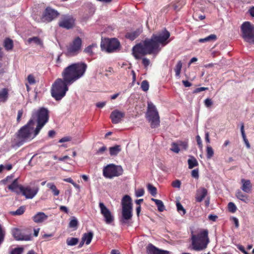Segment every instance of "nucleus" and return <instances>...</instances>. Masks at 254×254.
<instances>
[{
  "mask_svg": "<svg viewBox=\"0 0 254 254\" xmlns=\"http://www.w3.org/2000/svg\"><path fill=\"white\" fill-rule=\"evenodd\" d=\"M106 105V102L97 103L96 106L98 108H103Z\"/></svg>",
  "mask_w": 254,
  "mask_h": 254,
  "instance_id": "63",
  "label": "nucleus"
},
{
  "mask_svg": "<svg viewBox=\"0 0 254 254\" xmlns=\"http://www.w3.org/2000/svg\"><path fill=\"white\" fill-rule=\"evenodd\" d=\"M217 39V36L215 34H211L204 38L199 39L198 41L200 43L213 42Z\"/></svg>",
  "mask_w": 254,
  "mask_h": 254,
  "instance_id": "32",
  "label": "nucleus"
},
{
  "mask_svg": "<svg viewBox=\"0 0 254 254\" xmlns=\"http://www.w3.org/2000/svg\"><path fill=\"white\" fill-rule=\"evenodd\" d=\"M6 65H3L1 63H0V74H3L5 72Z\"/></svg>",
  "mask_w": 254,
  "mask_h": 254,
  "instance_id": "57",
  "label": "nucleus"
},
{
  "mask_svg": "<svg viewBox=\"0 0 254 254\" xmlns=\"http://www.w3.org/2000/svg\"><path fill=\"white\" fill-rule=\"evenodd\" d=\"M109 151L111 156H116L121 151V146L116 145L114 146L111 147L109 148Z\"/></svg>",
  "mask_w": 254,
  "mask_h": 254,
  "instance_id": "30",
  "label": "nucleus"
},
{
  "mask_svg": "<svg viewBox=\"0 0 254 254\" xmlns=\"http://www.w3.org/2000/svg\"><path fill=\"white\" fill-rule=\"evenodd\" d=\"M48 218V216L46 215L44 212H38L33 217V220L35 223H42L44 220Z\"/></svg>",
  "mask_w": 254,
  "mask_h": 254,
  "instance_id": "23",
  "label": "nucleus"
},
{
  "mask_svg": "<svg viewBox=\"0 0 254 254\" xmlns=\"http://www.w3.org/2000/svg\"><path fill=\"white\" fill-rule=\"evenodd\" d=\"M25 210V208L24 206H20L18 209H17L16 211H13L11 213L14 215H20L23 214Z\"/></svg>",
  "mask_w": 254,
  "mask_h": 254,
  "instance_id": "40",
  "label": "nucleus"
},
{
  "mask_svg": "<svg viewBox=\"0 0 254 254\" xmlns=\"http://www.w3.org/2000/svg\"><path fill=\"white\" fill-rule=\"evenodd\" d=\"M23 114L22 110H20L18 111V115L17 117V121L19 122L20 121L21 118Z\"/></svg>",
  "mask_w": 254,
  "mask_h": 254,
  "instance_id": "58",
  "label": "nucleus"
},
{
  "mask_svg": "<svg viewBox=\"0 0 254 254\" xmlns=\"http://www.w3.org/2000/svg\"><path fill=\"white\" fill-rule=\"evenodd\" d=\"M177 207V210L178 212H180L181 211L183 212V215H184L186 214V210L184 208L182 205L179 202H178L176 204Z\"/></svg>",
  "mask_w": 254,
  "mask_h": 254,
  "instance_id": "46",
  "label": "nucleus"
},
{
  "mask_svg": "<svg viewBox=\"0 0 254 254\" xmlns=\"http://www.w3.org/2000/svg\"><path fill=\"white\" fill-rule=\"evenodd\" d=\"M208 234L207 230H201L196 235L191 233V240L193 250L199 251L206 248L209 242Z\"/></svg>",
  "mask_w": 254,
  "mask_h": 254,
  "instance_id": "4",
  "label": "nucleus"
},
{
  "mask_svg": "<svg viewBox=\"0 0 254 254\" xmlns=\"http://www.w3.org/2000/svg\"><path fill=\"white\" fill-rule=\"evenodd\" d=\"M119 50V49H101L102 52L108 54L118 51Z\"/></svg>",
  "mask_w": 254,
  "mask_h": 254,
  "instance_id": "50",
  "label": "nucleus"
},
{
  "mask_svg": "<svg viewBox=\"0 0 254 254\" xmlns=\"http://www.w3.org/2000/svg\"><path fill=\"white\" fill-rule=\"evenodd\" d=\"M228 209L230 212H232V213H234L236 212L237 207H236L235 204L233 202H229L228 203Z\"/></svg>",
  "mask_w": 254,
  "mask_h": 254,
  "instance_id": "45",
  "label": "nucleus"
},
{
  "mask_svg": "<svg viewBox=\"0 0 254 254\" xmlns=\"http://www.w3.org/2000/svg\"><path fill=\"white\" fill-rule=\"evenodd\" d=\"M123 173V169L121 166L109 164L103 169V175L107 178L112 179L121 176Z\"/></svg>",
  "mask_w": 254,
  "mask_h": 254,
  "instance_id": "10",
  "label": "nucleus"
},
{
  "mask_svg": "<svg viewBox=\"0 0 254 254\" xmlns=\"http://www.w3.org/2000/svg\"><path fill=\"white\" fill-rule=\"evenodd\" d=\"M191 176L195 179H198L199 177L198 170L197 169H194L191 171Z\"/></svg>",
  "mask_w": 254,
  "mask_h": 254,
  "instance_id": "55",
  "label": "nucleus"
},
{
  "mask_svg": "<svg viewBox=\"0 0 254 254\" xmlns=\"http://www.w3.org/2000/svg\"><path fill=\"white\" fill-rule=\"evenodd\" d=\"M78 225L77 220L73 217L69 223V227L76 229Z\"/></svg>",
  "mask_w": 254,
  "mask_h": 254,
  "instance_id": "42",
  "label": "nucleus"
},
{
  "mask_svg": "<svg viewBox=\"0 0 254 254\" xmlns=\"http://www.w3.org/2000/svg\"><path fill=\"white\" fill-rule=\"evenodd\" d=\"M27 80L29 83L30 84H33L36 82L34 77L31 74H29L28 76Z\"/></svg>",
  "mask_w": 254,
  "mask_h": 254,
  "instance_id": "53",
  "label": "nucleus"
},
{
  "mask_svg": "<svg viewBox=\"0 0 254 254\" xmlns=\"http://www.w3.org/2000/svg\"><path fill=\"white\" fill-rule=\"evenodd\" d=\"M181 181L177 180L172 182V185L174 188H180L181 187Z\"/></svg>",
  "mask_w": 254,
  "mask_h": 254,
  "instance_id": "54",
  "label": "nucleus"
},
{
  "mask_svg": "<svg viewBox=\"0 0 254 254\" xmlns=\"http://www.w3.org/2000/svg\"><path fill=\"white\" fill-rule=\"evenodd\" d=\"M212 104H213V102L211 99L207 98L205 100L204 105L206 107L209 108L212 105Z\"/></svg>",
  "mask_w": 254,
  "mask_h": 254,
  "instance_id": "51",
  "label": "nucleus"
},
{
  "mask_svg": "<svg viewBox=\"0 0 254 254\" xmlns=\"http://www.w3.org/2000/svg\"><path fill=\"white\" fill-rule=\"evenodd\" d=\"M120 43L115 38L102 39L101 48H120Z\"/></svg>",
  "mask_w": 254,
  "mask_h": 254,
  "instance_id": "14",
  "label": "nucleus"
},
{
  "mask_svg": "<svg viewBox=\"0 0 254 254\" xmlns=\"http://www.w3.org/2000/svg\"><path fill=\"white\" fill-rule=\"evenodd\" d=\"M23 248H15L11 251L10 254H22L23 252Z\"/></svg>",
  "mask_w": 254,
  "mask_h": 254,
  "instance_id": "47",
  "label": "nucleus"
},
{
  "mask_svg": "<svg viewBox=\"0 0 254 254\" xmlns=\"http://www.w3.org/2000/svg\"><path fill=\"white\" fill-rule=\"evenodd\" d=\"M101 213L104 218L106 224H110L113 222L114 217L110 210L105 205L103 202H100L99 204Z\"/></svg>",
  "mask_w": 254,
  "mask_h": 254,
  "instance_id": "12",
  "label": "nucleus"
},
{
  "mask_svg": "<svg viewBox=\"0 0 254 254\" xmlns=\"http://www.w3.org/2000/svg\"><path fill=\"white\" fill-rule=\"evenodd\" d=\"M170 33L164 29L153 34L150 38H146L142 43L135 45L132 48H159L164 47L169 43Z\"/></svg>",
  "mask_w": 254,
  "mask_h": 254,
  "instance_id": "1",
  "label": "nucleus"
},
{
  "mask_svg": "<svg viewBox=\"0 0 254 254\" xmlns=\"http://www.w3.org/2000/svg\"><path fill=\"white\" fill-rule=\"evenodd\" d=\"M78 239L76 238H68L66 239V244L68 246H75L78 242Z\"/></svg>",
  "mask_w": 254,
  "mask_h": 254,
  "instance_id": "36",
  "label": "nucleus"
},
{
  "mask_svg": "<svg viewBox=\"0 0 254 254\" xmlns=\"http://www.w3.org/2000/svg\"><path fill=\"white\" fill-rule=\"evenodd\" d=\"M146 117L152 128L157 127L160 125V117L155 106L151 102L147 103Z\"/></svg>",
  "mask_w": 254,
  "mask_h": 254,
  "instance_id": "8",
  "label": "nucleus"
},
{
  "mask_svg": "<svg viewBox=\"0 0 254 254\" xmlns=\"http://www.w3.org/2000/svg\"><path fill=\"white\" fill-rule=\"evenodd\" d=\"M87 65L83 63L71 64L66 67L62 73L63 79L67 84H71L85 73Z\"/></svg>",
  "mask_w": 254,
  "mask_h": 254,
  "instance_id": "2",
  "label": "nucleus"
},
{
  "mask_svg": "<svg viewBox=\"0 0 254 254\" xmlns=\"http://www.w3.org/2000/svg\"><path fill=\"white\" fill-rule=\"evenodd\" d=\"M147 250L151 254H169V252L160 250L151 244L148 245Z\"/></svg>",
  "mask_w": 254,
  "mask_h": 254,
  "instance_id": "21",
  "label": "nucleus"
},
{
  "mask_svg": "<svg viewBox=\"0 0 254 254\" xmlns=\"http://www.w3.org/2000/svg\"><path fill=\"white\" fill-rule=\"evenodd\" d=\"M122 216L120 222L121 224H128L132 217V204L131 198L128 195H125L122 199Z\"/></svg>",
  "mask_w": 254,
  "mask_h": 254,
  "instance_id": "5",
  "label": "nucleus"
},
{
  "mask_svg": "<svg viewBox=\"0 0 254 254\" xmlns=\"http://www.w3.org/2000/svg\"><path fill=\"white\" fill-rule=\"evenodd\" d=\"M214 155V151L210 145H207L206 147V157L207 158L209 159L212 158Z\"/></svg>",
  "mask_w": 254,
  "mask_h": 254,
  "instance_id": "38",
  "label": "nucleus"
},
{
  "mask_svg": "<svg viewBox=\"0 0 254 254\" xmlns=\"http://www.w3.org/2000/svg\"><path fill=\"white\" fill-rule=\"evenodd\" d=\"M125 116V113L118 110H115L110 115L112 122L114 124L119 123Z\"/></svg>",
  "mask_w": 254,
  "mask_h": 254,
  "instance_id": "17",
  "label": "nucleus"
},
{
  "mask_svg": "<svg viewBox=\"0 0 254 254\" xmlns=\"http://www.w3.org/2000/svg\"><path fill=\"white\" fill-rule=\"evenodd\" d=\"M172 147L171 148V150L175 153H179L180 151L179 146L178 143L173 142L171 144Z\"/></svg>",
  "mask_w": 254,
  "mask_h": 254,
  "instance_id": "44",
  "label": "nucleus"
},
{
  "mask_svg": "<svg viewBox=\"0 0 254 254\" xmlns=\"http://www.w3.org/2000/svg\"><path fill=\"white\" fill-rule=\"evenodd\" d=\"M81 44V39L79 37H77L73 41L72 44L70 48H80Z\"/></svg>",
  "mask_w": 254,
  "mask_h": 254,
  "instance_id": "35",
  "label": "nucleus"
},
{
  "mask_svg": "<svg viewBox=\"0 0 254 254\" xmlns=\"http://www.w3.org/2000/svg\"><path fill=\"white\" fill-rule=\"evenodd\" d=\"M141 33V30L138 29L134 31L128 32L125 35V37L131 41L136 39Z\"/></svg>",
  "mask_w": 254,
  "mask_h": 254,
  "instance_id": "24",
  "label": "nucleus"
},
{
  "mask_svg": "<svg viewBox=\"0 0 254 254\" xmlns=\"http://www.w3.org/2000/svg\"><path fill=\"white\" fill-rule=\"evenodd\" d=\"M47 187L52 191L54 195L57 196L59 194L60 191L57 189L56 186L54 183H48Z\"/></svg>",
  "mask_w": 254,
  "mask_h": 254,
  "instance_id": "34",
  "label": "nucleus"
},
{
  "mask_svg": "<svg viewBox=\"0 0 254 254\" xmlns=\"http://www.w3.org/2000/svg\"><path fill=\"white\" fill-rule=\"evenodd\" d=\"M4 48H13V41L9 38L5 39L4 41Z\"/></svg>",
  "mask_w": 254,
  "mask_h": 254,
  "instance_id": "41",
  "label": "nucleus"
},
{
  "mask_svg": "<svg viewBox=\"0 0 254 254\" xmlns=\"http://www.w3.org/2000/svg\"><path fill=\"white\" fill-rule=\"evenodd\" d=\"M243 37L249 43H254V26L250 22L246 21L241 26Z\"/></svg>",
  "mask_w": 254,
  "mask_h": 254,
  "instance_id": "9",
  "label": "nucleus"
},
{
  "mask_svg": "<svg viewBox=\"0 0 254 254\" xmlns=\"http://www.w3.org/2000/svg\"><path fill=\"white\" fill-rule=\"evenodd\" d=\"M70 139L69 137H63L62 138H61V139H60L59 142L60 143H62V142H64L70 141Z\"/></svg>",
  "mask_w": 254,
  "mask_h": 254,
  "instance_id": "60",
  "label": "nucleus"
},
{
  "mask_svg": "<svg viewBox=\"0 0 254 254\" xmlns=\"http://www.w3.org/2000/svg\"><path fill=\"white\" fill-rule=\"evenodd\" d=\"M142 64L145 67H147L149 64L150 61L148 59L143 58L142 59Z\"/></svg>",
  "mask_w": 254,
  "mask_h": 254,
  "instance_id": "59",
  "label": "nucleus"
},
{
  "mask_svg": "<svg viewBox=\"0 0 254 254\" xmlns=\"http://www.w3.org/2000/svg\"><path fill=\"white\" fill-rule=\"evenodd\" d=\"M182 68V63L181 61H179L175 68L176 72V76L177 77L180 76L181 71Z\"/></svg>",
  "mask_w": 254,
  "mask_h": 254,
  "instance_id": "37",
  "label": "nucleus"
},
{
  "mask_svg": "<svg viewBox=\"0 0 254 254\" xmlns=\"http://www.w3.org/2000/svg\"><path fill=\"white\" fill-rule=\"evenodd\" d=\"M241 183L242 184V186L241 187L242 190L247 193L251 192L252 185L250 181L242 179L241 180Z\"/></svg>",
  "mask_w": 254,
  "mask_h": 254,
  "instance_id": "20",
  "label": "nucleus"
},
{
  "mask_svg": "<svg viewBox=\"0 0 254 254\" xmlns=\"http://www.w3.org/2000/svg\"><path fill=\"white\" fill-rule=\"evenodd\" d=\"M8 89L6 88L0 90V103H5L8 98Z\"/></svg>",
  "mask_w": 254,
  "mask_h": 254,
  "instance_id": "26",
  "label": "nucleus"
},
{
  "mask_svg": "<svg viewBox=\"0 0 254 254\" xmlns=\"http://www.w3.org/2000/svg\"><path fill=\"white\" fill-rule=\"evenodd\" d=\"M93 237V233L92 232H89L87 233H84L83 235V236L81 238V239L83 240V241H84L85 244L86 245H89Z\"/></svg>",
  "mask_w": 254,
  "mask_h": 254,
  "instance_id": "28",
  "label": "nucleus"
},
{
  "mask_svg": "<svg viewBox=\"0 0 254 254\" xmlns=\"http://www.w3.org/2000/svg\"><path fill=\"white\" fill-rule=\"evenodd\" d=\"M208 218L210 220H212L213 221H216L217 218V216L216 215L210 214L208 216Z\"/></svg>",
  "mask_w": 254,
  "mask_h": 254,
  "instance_id": "62",
  "label": "nucleus"
},
{
  "mask_svg": "<svg viewBox=\"0 0 254 254\" xmlns=\"http://www.w3.org/2000/svg\"><path fill=\"white\" fill-rule=\"evenodd\" d=\"M22 185H19L18 184V179H15L12 183L8 186V189L11 191L15 192L17 194L20 193V187Z\"/></svg>",
  "mask_w": 254,
  "mask_h": 254,
  "instance_id": "22",
  "label": "nucleus"
},
{
  "mask_svg": "<svg viewBox=\"0 0 254 254\" xmlns=\"http://www.w3.org/2000/svg\"><path fill=\"white\" fill-rule=\"evenodd\" d=\"M182 82L184 85L187 87H190L191 85V83L188 81V80H183Z\"/></svg>",
  "mask_w": 254,
  "mask_h": 254,
  "instance_id": "64",
  "label": "nucleus"
},
{
  "mask_svg": "<svg viewBox=\"0 0 254 254\" xmlns=\"http://www.w3.org/2000/svg\"><path fill=\"white\" fill-rule=\"evenodd\" d=\"M83 53L90 56H93L95 53L92 51V49H84Z\"/></svg>",
  "mask_w": 254,
  "mask_h": 254,
  "instance_id": "49",
  "label": "nucleus"
},
{
  "mask_svg": "<svg viewBox=\"0 0 254 254\" xmlns=\"http://www.w3.org/2000/svg\"><path fill=\"white\" fill-rule=\"evenodd\" d=\"M208 193L207 189L203 187H200L197 190L195 194V200L200 202L207 195Z\"/></svg>",
  "mask_w": 254,
  "mask_h": 254,
  "instance_id": "18",
  "label": "nucleus"
},
{
  "mask_svg": "<svg viewBox=\"0 0 254 254\" xmlns=\"http://www.w3.org/2000/svg\"><path fill=\"white\" fill-rule=\"evenodd\" d=\"M34 122L30 119L28 123L22 127L18 131L16 136L19 140V145L33 139L37 134H36V129L34 130Z\"/></svg>",
  "mask_w": 254,
  "mask_h": 254,
  "instance_id": "3",
  "label": "nucleus"
},
{
  "mask_svg": "<svg viewBox=\"0 0 254 254\" xmlns=\"http://www.w3.org/2000/svg\"><path fill=\"white\" fill-rule=\"evenodd\" d=\"M82 49H66L63 54L67 57H72L78 54Z\"/></svg>",
  "mask_w": 254,
  "mask_h": 254,
  "instance_id": "25",
  "label": "nucleus"
},
{
  "mask_svg": "<svg viewBox=\"0 0 254 254\" xmlns=\"http://www.w3.org/2000/svg\"><path fill=\"white\" fill-rule=\"evenodd\" d=\"M69 84L61 78L57 79L52 85L51 95L56 100H61L65 95L68 88L67 86Z\"/></svg>",
  "mask_w": 254,
  "mask_h": 254,
  "instance_id": "6",
  "label": "nucleus"
},
{
  "mask_svg": "<svg viewBox=\"0 0 254 254\" xmlns=\"http://www.w3.org/2000/svg\"><path fill=\"white\" fill-rule=\"evenodd\" d=\"M188 162L189 169H192L194 167L198 165L197 160L192 156L190 157V158L188 160Z\"/></svg>",
  "mask_w": 254,
  "mask_h": 254,
  "instance_id": "33",
  "label": "nucleus"
},
{
  "mask_svg": "<svg viewBox=\"0 0 254 254\" xmlns=\"http://www.w3.org/2000/svg\"><path fill=\"white\" fill-rule=\"evenodd\" d=\"M141 88L144 91H147L149 89V83L147 80H143L141 84Z\"/></svg>",
  "mask_w": 254,
  "mask_h": 254,
  "instance_id": "43",
  "label": "nucleus"
},
{
  "mask_svg": "<svg viewBox=\"0 0 254 254\" xmlns=\"http://www.w3.org/2000/svg\"><path fill=\"white\" fill-rule=\"evenodd\" d=\"M74 20L72 18H64L59 22V26L61 27L69 29L73 27Z\"/></svg>",
  "mask_w": 254,
  "mask_h": 254,
  "instance_id": "19",
  "label": "nucleus"
},
{
  "mask_svg": "<svg viewBox=\"0 0 254 254\" xmlns=\"http://www.w3.org/2000/svg\"><path fill=\"white\" fill-rule=\"evenodd\" d=\"M32 118L33 120L36 118L37 125L36 127V134H38L49 120V111L46 108H41L32 114Z\"/></svg>",
  "mask_w": 254,
  "mask_h": 254,
  "instance_id": "7",
  "label": "nucleus"
},
{
  "mask_svg": "<svg viewBox=\"0 0 254 254\" xmlns=\"http://www.w3.org/2000/svg\"><path fill=\"white\" fill-rule=\"evenodd\" d=\"M144 193V191L143 189H139L135 191V195L136 197H140L143 195Z\"/></svg>",
  "mask_w": 254,
  "mask_h": 254,
  "instance_id": "52",
  "label": "nucleus"
},
{
  "mask_svg": "<svg viewBox=\"0 0 254 254\" xmlns=\"http://www.w3.org/2000/svg\"><path fill=\"white\" fill-rule=\"evenodd\" d=\"M241 132L243 139L247 138L246 135V134L245 132V130H244V125L243 123L241 124Z\"/></svg>",
  "mask_w": 254,
  "mask_h": 254,
  "instance_id": "56",
  "label": "nucleus"
},
{
  "mask_svg": "<svg viewBox=\"0 0 254 254\" xmlns=\"http://www.w3.org/2000/svg\"><path fill=\"white\" fill-rule=\"evenodd\" d=\"M39 188L38 186L31 188L30 186L20 187V191L27 199L33 198L38 193Z\"/></svg>",
  "mask_w": 254,
  "mask_h": 254,
  "instance_id": "11",
  "label": "nucleus"
},
{
  "mask_svg": "<svg viewBox=\"0 0 254 254\" xmlns=\"http://www.w3.org/2000/svg\"><path fill=\"white\" fill-rule=\"evenodd\" d=\"M178 143L179 146L182 149L186 150L188 148V142L186 141H180Z\"/></svg>",
  "mask_w": 254,
  "mask_h": 254,
  "instance_id": "48",
  "label": "nucleus"
},
{
  "mask_svg": "<svg viewBox=\"0 0 254 254\" xmlns=\"http://www.w3.org/2000/svg\"><path fill=\"white\" fill-rule=\"evenodd\" d=\"M147 189L148 191L152 196H155L156 195L157 189L155 187L149 184L147 185Z\"/></svg>",
  "mask_w": 254,
  "mask_h": 254,
  "instance_id": "39",
  "label": "nucleus"
},
{
  "mask_svg": "<svg viewBox=\"0 0 254 254\" xmlns=\"http://www.w3.org/2000/svg\"><path fill=\"white\" fill-rule=\"evenodd\" d=\"M236 196L237 198L245 203H248L249 201V197L247 195L244 194L240 190H238L236 193Z\"/></svg>",
  "mask_w": 254,
  "mask_h": 254,
  "instance_id": "27",
  "label": "nucleus"
},
{
  "mask_svg": "<svg viewBox=\"0 0 254 254\" xmlns=\"http://www.w3.org/2000/svg\"><path fill=\"white\" fill-rule=\"evenodd\" d=\"M12 235L14 239L17 241H29L31 239V234H24L17 228L13 229Z\"/></svg>",
  "mask_w": 254,
  "mask_h": 254,
  "instance_id": "16",
  "label": "nucleus"
},
{
  "mask_svg": "<svg viewBox=\"0 0 254 254\" xmlns=\"http://www.w3.org/2000/svg\"><path fill=\"white\" fill-rule=\"evenodd\" d=\"M151 200L154 201L157 206L158 210L160 212H162L165 210V206L161 200L157 199L154 198H152Z\"/></svg>",
  "mask_w": 254,
  "mask_h": 254,
  "instance_id": "31",
  "label": "nucleus"
},
{
  "mask_svg": "<svg viewBox=\"0 0 254 254\" xmlns=\"http://www.w3.org/2000/svg\"><path fill=\"white\" fill-rule=\"evenodd\" d=\"M158 49H132V54L136 59H139L147 54H151Z\"/></svg>",
  "mask_w": 254,
  "mask_h": 254,
  "instance_id": "15",
  "label": "nucleus"
},
{
  "mask_svg": "<svg viewBox=\"0 0 254 254\" xmlns=\"http://www.w3.org/2000/svg\"><path fill=\"white\" fill-rule=\"evenodd\" d=\"M28 42L30 44L33 43L36 46H42L43 45L42 41L37 37L28 39ZM32 46H34V45Z\"/></svg>",
  "mask_w": 254,
  "mask_h": 254,
  "instance_id": "29",
  "label": "nucleus"
},
{
  "mask_svg": "<svg viewBox=\"0 0 254 254\" xmlns=\"http://www.w3.org/2000/svg\"><path fill=\"white\" fill-rule=\"evenodd\" d=\"M196 141L199 147H202V144L201 140V138L199 135H197L196 137Z\"/></svg>",
  "mask_w": 254,
  "mask_h": 254,
  "instance_id": "61",
  "label": "nucleus"
},
{
  "mask_svg": "<svg viewBox=\"0 0 254 254\" xmlns=\"http://www.w3.org/2000/svg\"><path fill=\"white\" fill-rule=\"evenodd\" d=\"M59 13L56 10L50 7H47L43 14V18L45 21L49 22L56 18Z\"/></svg>",
  "mask_w": 254,
  "mask_h": 254,
  "instance_id": "13",
  "label": "nucleus"
}]
</instances>
